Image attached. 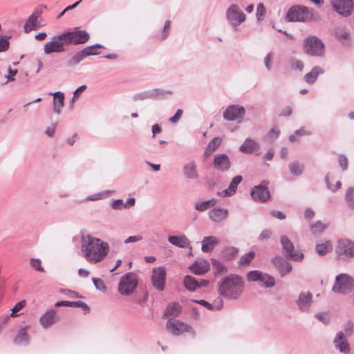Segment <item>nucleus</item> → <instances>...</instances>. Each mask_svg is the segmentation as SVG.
Returning <instances> with one entry per match:
<instances>
[{
    "label": "nucleus",
    "instance_id": "nucleus-1",
    "mask_svg": "<svg viewBox=\"0 0 354 354\" xmlns=\"http://www.w3.org/2000/svg\"><path fill=\"white\" fill-rule=\"evenodd\" d=\"M80 250L82 256L88 263H97L107 256L109 252V245L88 234L82 233Z\"/></svg>",
    "mask_w": 354,
    "mask_h": 354
},
{
    "label": "nucleus",
    "instance_id": "nucleus-2",
    "mask_svg": "<svg viewBox=\"0 0 354 354\" xmlns=\"http://www.w3.org/2000/svg\"><path fill=\"white\" fill-rule=\"evenodd\" d=\"M244 288L243 279L236 274H229L223 277L218 284V292L225 298L236 299Z\"/></svg>",
    "mask_w": 354,
    "mask_h": 354
},
{
    "label": "nucleus",
    "instance_id": "nucleus-3",
    "mask_svg": "<svg viewBox=\"0 0 354 354\" xmlns=\"http://www.w3.org/2000/svg\"><path fill=\"white\" fill-rule=\"evenodd\" d=\"M138 282V275L128 272L123 275L118 284V291L122 295L129 296L133 293Z\"/></svg>",
    "mask_w": 354,
    "mask_h": 354
},
{
    "label": "nucleus",
    "instance_id": "nucleus-4",
    "mask_svg": "<svg viewBox=\"0 0 354 354\" xmlns=\"http://www.w3.org/2000/svg\"><path fill=\"white\" fill-rule=\"evenodd\" d=\"M225 18L228 24L236 29L246 19V15L242 12L239 5L231 4L225 12Z\"/></svg>",
    "mask_w": 354,
    "mask_h": 354
},
{
    "label": "nucleus",
    "instance_id": "nucleus-5",
    "mask_svg": "<svg viewBox=\"0 0 354 354\" xmlns=\"http://www.w3.org/2000/svg\"><path fill=\"white\" fill-rule=\"evenodd\" d=\"M66 45L68 44L64 33L56 35L51 37L50 41L44 44V52L46 55L62 53L66 50Z\"/></svg>",
    "mask_w": 354,
    "mask_h": 354
},
{
    "label": "nucleus",
    "instance_id": "nucleus-6",
    "mask_svg": "<svg viewBox=\"0 0 354 354\" xmlns=\"http://www.w3.org/2000/svg\"><path fill=\"white\" fill-rule=\"evenodd\" d=\"M312 18V11L304 6H292L286 14V19L289 21H307Z\"/></svg>",
    "mask_w": 354,
    "mask_h": 354
},
{
    "label": "nucleus",
    "instance_id": "nucleus-7",
    "mask_svg": "<svg viewBox=\"0 0 354 354\" xmlns=\"http://www.w3.org/2000/svg\"><path fill=\"white\" fill-rule=\"evenodd\" d=\"M304 51L309 55L321 57L324 53V46L317 37L309 36L304 40Z\"/></svg>",
    "mask_w": 354,
    "mask_h": 354
},
{
    "label": "nucleus",
    "instance_id": "nucleus-8",
    "mask_svg": "<svg viewBox=\"0 0 354 354\" xmlns=\"http://www.w3.org/2000/svg\"><path fill=\"white\" fill-rule=\"evenodd\" d=\"M353 279L347 274H339L335 278L332 290L339 294H346L352 290Z\"/></svg>",
    "mask_w": 354,
    "mask_h": 354
},
{
    "label": "nucleus",
    "instance_id": "nucleus-9",
    "mask_svg": "<svg viewBox=\"0 0 354 354\" xmlns=\"http://www.w3.org/2000/svg\"><path fill=\"white\" fill-rule=\"evenodd\" d=\"M280 241L283 253L288 259L297 261L303 259L304 254L295 250L292 243L286 236H282Z\"/></svg>",
    "mask_w": 354,
    "mask_h": 354
},
{
    "label": "nucleus",
    "instance_id": "nucleus-10",
    "mask_svg": "<svg viewBox=\"0 0 354 354\" xmlns=\"http://www.w3.org/2000/svg\"><path fill=\"white\" fill-rule=\"evenodd\" d=\"M335 251L339 259L354 258V242L348 239L339 240Z\"/></svg>",
    "mask_w": 354,
    "mask_h": 354
},
{
    "label": "nucleus",
    "instance_id": "nucleus-11",
    "mask_svg": "<svg viewBox=\"0 0 354 354\" xmlns=\"http://www.w3.org/2000/svg\"><path fill=\"white\" fill-rule=\"evenodd\" d=\"M167 330L173 335L178 336L184 332L191 333L193 337L195 336V332L193 328L178 319H171L166 324Z\"/></svg>",
    "mask_w": 354,
    "mask_h": 354
},
{
    "label": "nucleus",
    "instance_id": "nucleus-12",
    "mask_svg": "<svg viewBox=\"0 0 354 354\" xmlns=\"http://www.w3.org/2000/svg\"><path fill=\"white\" fill-rule=\"evenodd\" d=\"M68 45H77L86 43L89 38V34L86 30H80L75 28L73 31L64 32Z\"/></svg>",
    "mask_w": 354,
    "mask_h": 354
},
{
    "label": "nucleus",
    "instance_id": "nucleus-13",
    "mask_svg": "<svg viewBox=\"0 0 354 354\" xmlns=\"http://www.w3.org/2000/svg\"><path fill=\"white\" fill-rule=\"evenodd\" d=\"M166 280V269L164 266H159L152 269L151 282L153 286L159 291L165 288Z\"/></svg>",
    "mask_w": 354,
    "mask_h": 354
},
{
    "label": "nucleus",
    "instance_id": "nucleus-14",
    "mask_svg": "<svg viewBox=\"0 0 354 354\" xmlns=\"http://www.w3.org/2000/svg\"><path fill=\"white\" fill-rule=\"evenodd\" d=\"M268 181L263 180L261 184L253 187L250 194L254 201L265 202L270 198V194L268 189Z\"/></svg>",
    "mask_w": 354,
    "mask_h": 354
},
{
    "label": "nucleus",
    "instance_id": "nucleus-15",
    "mask_svg": "<svg viewBox=\"0 0 354 354\" xmlns=\"http://www.w3.org/2000/svg\"><path fill=\"white\" fill-rule=\"evenodd\" d=\"M245 113L243 106L233 104L229 106L223 113V118L227 121H233L241 118Z\"/></svg>",
    "mask_w": 354,
    "mask_h": 354
},
{
    "label": "nucleus",
    "instance_id": "nucleus-16",
    "mask_svg": "<svg viewBox=\"0 0 354 354\" xmlns=\"http://www.w3.org/2000/svg\"><path fill=\"white\" fill-rule=\"evenodd\" d=\"M332 4L337 12L344 17L351 15L353 9L352 0H333Z\"/></svg>",
    "mask_w": 354,
    "mask_h": 354
},
{
    "label": "nucleus",
    "instance_id": "nucleus-17",
    "mask_svg": "<svg viewBox=\"0 0 354 354\" xmlns=\"http://www.w3.org/2000/svg\"><path fill=\"white\" fill-rule=\"evenodd\" d=\"M42 11L39 9H35L26 21L24 30L25 32H28L34 29H37L41 26L39 19H41Z\"/></svg>",
    "mask_w": 354,
    "mask_h": 354
},
{
    "label": "nucleus",
    "instance_id": "nucleus-18",
    "mask_svg": "<svg viewBox=\"0 0 354 354\" xmlns=\"http://www.w3.org/2000/svg\"><path fill=\"white\" fill-rule=\"evenodd\" d=\"M166 93H171V92L160 88H154L135 94L133 96V100L134 101H138L144 100L146 99H156L163 97Z\"/></svg>",
    "mask_w": 354,
    "mask_h": 354
},
{
    "label": "nucleus",
    "instance_id": "nucleus-19",
    "mask_svg": "<svg viewBox=\"0 0 354 354\" xmlns=\"http://www.w3.org/2000/svg\"><path fill=\"white\" fill-rule=\"evenodd\" d=\"M214 167L219 171H227L231 167V161L229 156L225 153H217L214 156Z\"/></svg>",
    "mask_w": 354,
    "mask_h": 354
},
{
    "label": "nucleus",
    "instance_id": "nucleus-20",
    "mask_svg": "<svg viewBox=\"0 0 354 354\" xmlns=\"http://www.w3.org/2000/svg\"><path fill=\"white\" fill-rule=\"evenodd\" d=\"M59 320V317L55 310L46 312L39 318V323L44 328H48Z\"/></svg>",
    "mask_w": 354,
    "mask_h": 354
},
{
    "label": "nucleus",
    "instance_id": "nucleus-21",
    "mask_svg": "<svg viewBox=\"0 0 354 354\" xmlns=\"http://www.w3.org/2000/svg\"><path fill=\"white\" fill-rule=\"evenodd\" d=\"M272 262L279 272L281 277H283L286 274H288L292 270L291 264L287 262L281 257H274L272 259Z\"/></svg>",
    "mask_w": 354,
    "mask_h": 354
},
{
    "label": "nucleus",
    "instance_id": "nucleus-22",
    "mask_svg": "<svg viewBox=\"0 0 354 354\" xmlns=\"http://www.w3.org/2000/svg\"><path fill=\"white\" fill-rule=\"evenodd\" d=\"M313 295L309 292H301L297 301V304L300 310L307 312L312 304Z\"/></svg>",
    "mask_w": 354,
    "mask_h": 354
},
{
    "label": "nucleus",
    "instance_id": "nucleus-23",
    "mask_svg": "<svg viewBox=\"0 0 354 354\" xmlns=\"http://www.w3.org/2000/svg\"><path fill=\"white\" fill-rule=\"evenodd\" d=\"M209 218L214 223H221L228 216V210L221 207H214L209 211Z\"/></svg>",
    "mask_w": 354,
    "mask_h": 354
},
{
    "label": "nucleus",
    "instance_id": "nucleus-24",
    "mask_svg": "<svg viewBox=\"0 0 354 354\" xmlns=\"http://www.w3.org/2000/svg\"><path fill=\"white\" fill-rule=\"evenodd\" d=\"M196 167V163L194 160H192L185 163L183 167L184 176L187 179L189 180H195L198 178L199 175Z\"/></svg>",
    "mask_w": 354,
    "mask_h": 354
},
{
    "label": "nucleus",
    "instance_id": "nucleus-25",
    "mask_svg": "<svg viewBox=\"0 0 354 354\" xmlns=\"http://www.w3.org/2000/svg\"><path fill=\"white\" fill-rule=\"evenodd\" d=\"M333 344L337 349L342 353H348L350 351L349 345L343 332H338L333 340Z\"/></svg>",
    "mask_w": 354,
    "mask_h": 354
},
{
    "label": "nucleus",
    "instance_id": "nucleus-26",
    "mask_svg": "<svg viewBox=\"0 0 354 354\" xmlns=\"http://www.w3.org/2000/svg\"><path fill=\"white\" fill-rule=\"evenodd\" d=\"M191 271L197 275H203L209 270V264L205 260L196 261L189 266Z\"/></svg>",
    "mask_w": 354,
    "mask_h": 354
},
{
    "label": "nucleus",
    "instance_id": "nucleus-27",
    "mask_svg": "<svg viewBox=\"0 0 354 354\" xmlns=\"http://www.w3.org/2000/svg\"><path fill=\"white\" fill-rule=\"evenodd\" d=\"M168 241L171 244L180 248H188L190 245V241L185 235L169 236Z\"/></svg>",
    "mask_w": 354,
    "mask_h": 354
},
{
    "label": "nucleus",
    "instance_id": "nucleus-28",
    "mask_svg": "<svg viewBox=\"0 0 354 354\" xmlns=\"http://www.w3.org/2000/svg\"><path fill=\"white\" fill-rule=\"evenodd\" d=\"M219 243V239L214 236H205L203 238L202 243V251L209 252L213 250L215 245Z\"/></svg>",
    "mask_w": 354,
    "mask_h": 354
},
{
    "label": "nucleus",
    "instance_id": "nucleus-29",
    "mask_svg": "<svg viewBox=\"0 0 354 354\" xmlns=\"http://www.w3.org/2000/svg\"><path fill=\"white\" fill-rule=\"evenodd\" d=\"M28 328V327H24L19 330L14 339L15 344L20 346H26L28 344L30 338L26 331Z\"/></svg>",
    "mask_w": 354,
    "mask_h": 354
},
{
    "label": "nucleus",
    "instance_id": "nucleus-30",
    "mask_svg": "<svg viewBox=\"0 0 354 354\" xmlns=\"http://www.w3.org/2000/svg\"><path fill=\"white\" fill-rule=\"evenodd\" d=\"M241 176L238 175L234 177L228 187L223 191L224 196H231L234 195L237 189L238 185L242 181Z\"/></svg>",
    "mask_w": 354,
    "mask_h": 354
},
{
    "label": "nucleus",
    "instance_id": "nucleus-31",
    "mask_svg": "<svg viewBox=\"0 0 354 354\" xmlns=\"http://www.w3.org/2000/svg\"><path fill=\"white\" fill-rule=\"evenodd\" d=\"M53 111L59 115L64 105V95L61 91H56L53 94Z\"/></svg>",
    "mask_w": 354,
    "mask_h": 354
},
{
    "label": "nucleus",
    "instance_id": "nucleus-32",
    "mask_svg": "<svg viewBox=\"0 0 354 354\" xmlns=\"http://www.w3.org/2000/svg\"><path fill=\"white\" fill-rule=\"evenodd\" d=\"M324 73V70L319 66H315L310 72L304 77V81L308 84H313L320 74Z\"/></svg>",
    "mask_w": 354,
    "mask_h": 354
},
{
    "label": "nucleus",
    "instance_id": "nucleus-33",
    "mask_svg": "<svg viewBox=\"0 0 354 354\" xmlns=\"http://www.w3.org/2000/svg\"><path fill=\"white\" fill-rule=\"evenodd\" d=\"M257 148H259V145L254 140L250 138H247L245 142L239 147V151L245 153H251L254 152Z\"/></svg>",
    "mask_w": 354,
    "mask_h": 354
},
{
    "label": "nucleus",
    "instance_id": "nucleus-34",
    "mask_svg": "<svg viewBox=\"0 0 354 354\" xmlns=\"http://www.w3.org/2000/svg\"><path fill=\"white\" fill-rule=\"evenodd\" d=\"M55 306L56 307L67 306V307H73V308H82L87 312L89 311V310H90L88 305L82 301H59L56 302Z\"/></svg>",
    "mask_w": 354,
    "mask_h": 354
},
{
    "label": "nucleus",
    "instance_id": "nucleus-35",
    "mask_svg": "<svg viewBox=\"0 0 354 354\" xmlns=\"http://www.w3.org/2000/svg\"><path fill=\"white\" fill-rule=\"evenodd\" d=\"M194 302L199 304L202 306L207 307L209 310H220L223 308V300L218 298L214 301V304H210L205 300H194Z\"/></svg>",
    "mask_w": 354,
    "mask_h": 354
},
{
    "label": "nucleus",
    "instance_id": "nucleus-36",
    "mask_svg": "<svg viewBox=\"0 0 354 354\" xmlns=\"http://www.w3.org/2000/svg\"><path fill=\"white\" fill-rule=\"evenodd\" d=\"M222 139L220 137L214 138L207 146L205 151V156H208L212 153L221 145Z\"/></svg>",
    "mask_w": 354,
    "mask_h": 354
},
{
    "label": "nucleus",
    "instance_id": "nucleus-37",
    "mask_svg": "<svg viewBox=\"0 0 354 354\" xmlns=\"http://www.w3.org/2000/svg\"><path fill=\"white\" fill-rule=\"evenodd\" d=\"M216 203V199L212 198L210 200L203 202H197L195 203L194 207L198 212H205L211 207H214Z\"/></svg>",
    "mask_w": 354,
    "mask_h": 354
},
{
    "label": "nucleus",
    "instance_id": "nucleus-38",
    "mask_svg": "<svg viewBox=\"0 0 354 354\" xmlns=\"http://www.w3.org/2000/svg\"><path fill=\"white\" fill-rule=\"evenodd\" d=\"M183 282L185 288L190 291H194L197 288L200 287L199 281H198L194 277L189 275L185 277Z\"/></svg>",
    "mask_w": 354,
    "mask_h": 354
},
{
    "label": "nucleus",
    "instance_id": "nucleus-39",
    "mask_svg": "<svg viewBox=\"0 0 354 354\" xmlns=\"http://www.w3.org/2000/svg\"><path fill=\"white\" fill-rule=\"evenodd\" d=\"M181 312V307L177 303H173L167 307V309L165 313V315L169 317H177Z\"/></svg>",
    "mask_w": 354,
    "mask_h": 354
},
{
    "label": "nucleus",
    "instance_id": "nucleus-40",
    "mask_svg": "<svg viewBox=\"0 0 354 354\" xmlns=\"http://www.w3.org/2000/svg\"><path fill=\"white\" fill-rule=\"evenodd\" d=\"M332 243L330 241H326L322 243H317L316 245V252L319 255H325L328 252L332 250Z\"/></svg>",
    "mask_w": 354,
    "mask_h": 354
},
{
    "label": "nucleus",
    "instance_id": "nucleus-41",
    "mask_svg": "<svg viewBox=\"0 0 354 354\" xmlns=\"http://www.w3.org/2000/svg\"><path fill=\"white\" fill-rule=\"evenodd\" d=\"M86 57V53L84 49L77 51L72 58L68 62V66H75L77 65L80 62L85 59Z\"/></svg>",
    "mask_w": 354,
    "mask_h": 354
},
{
    "label": "nucleus",
    "instance_id": "nucleus-42",
    "mask_svg": "<svg viewBox=\"0 0 354 354\" xmlns=\"http://www.w3.org/2000/svg\"><path fill=\"white\" fill-rule=\"evenodd\" d=\"M212 268L214 270L215 274H221L223 273H226L227 270L225 266L222 263L221 261L215 259H212Z\"/></svg>",
    "mask_w": 354,
    "mask_h": 354
},
{
    "label": "nucleus",
    "instance_id": "nucleus-43",
    "mask_svg": "<svg viewBox=\"0 0 354 354\" xmlns=\"http://www.w3.org/2000/svg\"><path fill=\"white\" fill-rule=\"evenodd\" d=\"M290 173L294 176H299L304 171V165L297 161L290 162L288 165Z\"/></svg>",
    "mask_w": 354,
    "mask_h": 354
},
{
    "label": "nucleus",
    "instance_id": "nucleus-44",
    "mask_svg": "<svg viewBox=\"0 0 354 354\" xmlns=\"http://www.w3.org/2000/svg\"><path fill=\"white\" fill-rule=\"evenodd\" d=\"M310 230L314 234H319L322 233L327 227V225L322 223L321 221H317L315 223L310 225Z\"/></svg>",
    "mask_w": 354,
    "mask_h": 354
},
{
    "label": "nucleus",
    "instance_id": "nucleus-45",
    "mask_svg": "<svg viewBox=\"0 0 354 354\" xmlns=\"http://www.w3.org/2000/svg\"><path fill=\"white\" fill-rule=\"evenodd\" d=\"M102 48V46L100 44H96L92 46H88L85 48H84V50L86 53V57L91 56V55H97L100 53V51H98L97 49Z\"/></svg>",
    "mask_w": 354,
    "mask_h": 354
},
{
    "label": "nucleus",
    "instance_id": "nucleus-46",
    "mask_svg": "<svg viewBox=\"0 0 354 354\" xmlns=\"http://www.w3.org/2000/svg\"><path fill=\"white\" fill-rule=\"evenodd\" d=\"M259 281L266 288H272L274 286V278L266 273H263Z\"/></svg>",
    "mask_w": 354,
    "mask_h": 354
},
{
    "label": "nucleus",
    "instance_id": "nucleus-47",
    "mask_svg": "<svg viewBox=\"0 0 354 354\" xmlns=\"http://www.w3.org/2000/svg\"><path fill=\"white\" fill-rule=\"evenodd\" d=\"M254 252L253 251H250L241 257L239 263L241 266H248L254 258Z\"/></svg>",
    "mask_w": 354,
    "mask_h": 354
},
{
    "label": "nucleus",
    "instance_id": "nucleus-48",
    "mask_svg": "<svg viewBox=\"0 0 354 354\" xmlns=\"http://www.w3.org/2000/svg\"><path fill=\"white\" fill-rule=\"evenodd\" d=\"M113 192V191H106L101 193H97L91 196H88L86 197V201H97L102 198H104L106 197L109 196L111 194H112Z\"/></svg>",
    "mask_w": 354,
    "mask_h": 354
},
{
    "label": "nucleus",
    "instance_id": "nucleus-49",
    "mask_svg": "<svg viewBox=\"0 0 354 354\" xmlns=\"http://www.w3.org/2000/svg\"><path fill=\"white\" fill-rule=\"evenodd\" d=\"M335 35L339 39H349V33L344 28L338 27L335 28Z\"/></svg>",
    "mask_w": 354,
    "mask_h": 354
},
{
    "label": "nucleus",
    "instance_id": "nucleus-50",
    "mask_svg": "<svg viewBox=\"0 0 354 354\" xmlns=\"http://www.w3.org/2000/svg\"><path fill=\"white\" fill-rule=\"evenodd\" d=\"M346 201L348 207L351 209H354V189L353 187H350L347 189Z\"/></svg>",
    "mask_w": 354,
    "mask_h": 354
},
{
    "label": "nucleus",
    "instance_id": "nucleus-51",
    "mask_svg": "<svg viewBox=\"0 0 354 354\" xmlns=\"http://www.w3.org/2000/svg\"><path fill=\"white\" fill-rule=\"evenodd\" d=\"M263 272L259 270H252L247 274V280L248 281H259Z\"/></svg>",
    "mask_w": 354,
    "mask_h": 354
},
{
    "label": "nucleus",
    "instance_id": "nucleus-52",
    "mask_svg": "<svg viewBox=\"0 0 354 354\" xmlns=\"http://www.w3.org/2000/svg\"><path fill=\"white\" fill-rule=\"evenodd\" d=\"M10 36L0 35V53L6 52L10 46Z\"/></svg>",
    "mask_w": 354,
    "mask_h": 354
},
{
    "label": "nucleus",
    "instance_id": "nucleus-53",
    "mask_svg": "<svg viewBox=\"0 0 354 354\" xmlns=\"http://www.w3.org/2000/svg\"><path fill=\"white\" fill-rule=\"evenodd\" d=\"M266 14V10L262 3H259L257 6L256 17L258 21L263 20Z\"/></svg>",
    "mask_w": 354,
    "mask_h": 354
},
{
    "label": "nucleus",
    "instance_id": "nucleus-54",
    "mask_svg": "<svg viewBox=\"0 0 354 354\" xmlns=\"http://www.w3.org/2000/svg\"><path fill=\"white\" fill-rule=\"evenodd\" d=\"M30 264L31 267L37 271L44 272V269L41 266V262L39 259L32 258L30 259Z\"/></svg>",
    "mask_w": 354,
    "mask_h": 354
},
{
    "label": "nucleus",
    "instance_id": "nucleus-55",
    "mask_svg": "<svg viewBox=\"0 0 354 354\" xmlns=\"http://www.w3.org/2000/svg\"><path fill=\"white\" fill-rule=\"evenodd\" d=\"M92 281L97 290L102 292H104L106 290V287L101 279L93 277L92 279Z\"/></svg>",
    "mask_w": 354,
    "mask_h": 354
},
{
    "label": "nucleus",
    "instance_id": "nucleus-56",
    "mask_svg": "<svg viewBox=\"0 0 354 354\" xmlns=\"http://www.w3.org/2000/svg\"><path fill=\"white\" fill-rule=\"evenodd\" d=\"M111 207L113 209H122L125 208L124 203L122 199L113 200L111 202Z\"/></svg>",
    "mask_w": 354,
    "mask_h": 354
},
{
    "label": "nucleus",
    "instance_id": "nucleus-57",
    "mask_svg": "<svg viewBox=\"0 0 354 354\" xmlns=\"http://www.w3.org/2000/svg\"><path fill=\"white\" fill-rule=\"evenodd\" d=\"M60 292L71 298H81L82 296L77 292L68 289H60Z\"/></svg>",
    "mask_w": 354,
    "mask_h": 354
},
{
    "label": "nucleus",
    "instance_id": "nucleus-58",
    "mask_svg": "<svg viewBox=\"0 0 354 354\" xmlns=\"http://www.w3.org/2000/svg\"><path fill=\"white\" fill-rule=\"evenodd\" d=\"M170 26L171 21L169 20L165 21L162 32V39H165L168 37L169 34Z\"/></svg>",
    "mask_w": 354,
    "mask_h": 354
},
{
    "label": "nucleus",
    "instance_id": "nucleus-59",
    "mask_svg": "<svg viewBox=\"0 0 354 354\" xmlns=\"http://www.w3.org/2000/svg\"><path fill=\"white\" fill-rule=\"evenodd\" d=\"M26 304V301L25 300H22L21 301H19L17 302L15 306L11 309V314H10V316L12 317H15V313L16 312H18Z\"/></svg>",
    "mask_w": 354,
    "mask_h": 354
},
{
    "label": "nucleus",
    "instance_id": "nucleus-60",
    "mask_svg": "<svg viewBox=\"0 0 354 354\" xmlns=\"http://www.w3.org/2000/svg\"><path fill=\"white\" fill-rule=\"evenodd\" d=\"M325 181L327 185V187L329 189H330L333 192H335L336 190L339 189L342 186V183L340 181H337L336 183L335 186L333 187L329 183V176L327 174L325 177Z\"/></svg>",
    "mask_w": 354,
    "mask_h": 354
},
{
    "label": "nucleus",
    "instance_id": "nucleus-61",
    "mask_svg": "<svg viewBox=\"0 0 354 354\" xmlns=\"http://www.w3.org/2000/svg\"><path fill=\"white\" fill-rule=\"evenodd\" d=\"M291 67L294 70H299V71H302L304 68V64L300 60L294 59L291 62Z\"/></svg>",
    "mask_w": 354,
    "mask_h": 354
},
{
    "label": "nucleus",
    "instance_id": "nucleus-62",
    "mask_svg": "<svg viewBox=\"0 0 354 354\" xmlns=\"http://www.w3.org/2000/svg\"><path fill=\"white\" fill-rule=\"evenodd\" d=\"M279 130L277 129V128H272V129H270V131H269L268 134V137L269 138V139L270 140H274L275 139H277L279 135Z\"/></svg>",
    "mask_w": 354,
    "mask_h": 354
},
{
    "label": "nucleus",
    "instance_id": "nucleus-63",
    "mask_svg": "<svg viewBox=\"0 0 354 354\" xmlns=\"http://www.w3.org/2000/svg\"><path fill=\"white\" fill-rule=\"evenodd\" d=\"M272 53H269L267 54L266 57L264 58V64L268 71H270L272 69L271 62H272Z\"/></svg>",
    "mask_w": 354,
    "mask_h": 354
},
{
    "label": "nucleus",
    "instance_id": "nucleus-64",
    "mask_svg": "<svg viewBox=\"0 0 354 354\" xmlns=\"http://www.w3.org/2000/svg\"><path fill=\"white\" fill-rule=\"evenodd\" d=\"M339 164L343 170L346 169L348 165V159L344 155H340L338 159Z\"/></svg>",
    "mask_w": 354,
    "mask_h": 354
}]
</instances>
